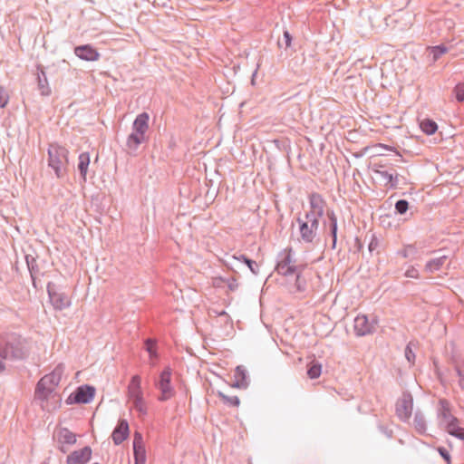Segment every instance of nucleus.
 I'll list each match as a JSON object with an SVG mask.
<instances>
[{"label":"nucleus","mask_w":464,"mask_h":464,"mask_svg":"<svg viewBox=\"0 0 464 464\" xmlns=\"http://www.w3.org/2000/svg\"><path fill=\"white\" fill-rule=\"evenodd\" d=\"M235 382L233 387L241 388L246 385V372L245 369L241 366H237L234 372Z\"/></svg>","instance_id":"20"},{"label":"nucleus","mask_w":464,"mask_h":464,"mask_svg":"<svg viewBox=\"0 0 464 464\" xmlns=\"http://www.w3.org/2000/svg\"><path fill=\"white\" fill-rule=\"evenodd\" d=\"M51 301L56 309L62 310L70 305V300L67 296L62 294L50 295Z\"/></svg>","instance_id":"17"},{"label":"nucleus","mask_w":464,"mask_h":464,"mask_svg":"<svg viewBox=\"0 0 464 464\" xmlns=\"http://www.w3.org/2000/svg\"><path fill=\"white\" fill-rule=\"evenodd\" d=\"M5 370V364L0 361V373Z\"/></svg>","instance_id":"40"},{"label":"nucleus","mask_w":464,"mask_h":464,"mask_svg":"<svg viewBox=\"0 0 464 464\" xmlns=\"http://www.w3.org/2000/svg\"><path fill=\"white\" fill-rule=\"evenodd\" d=\"M454 94L458 102H463L464 101V84L459 83L454 88Z\"/></svg>","instance_id":"27"},{"label":"nucleus","mask_w":464,"mask_h":464,"mask_svg":"<svg viewBox=\"0 0 464 464\" xmlns=\"http://www.w3.org/2000/svg\"><path fill=\"white\" fill-rule=\"evenodd\" d=\"M420 127L423 132H425L428 135L434 134L438 130V125L435 121L425 119L420 121Z\"/></svg>","instance_id":"21"},{"label":"nucleus","mask_w":464,"mask_h":464,"mask_svg":"<svg viewBox=\"0 0 464 464\" xmlns=\"http://www.w3.org/2000/svg\"><path fill=\"white\" fill-rule=\"evenodd\" d=\"M322 373V364L312 362L307 365V375L310 379H317Z\"/></svg>","instance_id":"22"},{"label":"nucleus","mask_w":464,"mask_h":464,"mask_svg":"<svg viewBox=\"0 0 464 464\" xmlns=\"http://www.w3.org/2000/svg\"><path fill=\"white\" fill-rule=\"evenodd\" d=\"M95 394L94 388L91 386H81L66 400L68 404L72 403H89L92 401Z\"/></svg>","instance_id":"8"},{"label":"nucleus","mask_w":464,"mask_h":464,"mask_svg":"<svg viewBox=\"0 0 464 464\" xmlns=\"http://www.w3.org/2000/svg\"><path fill=\"white\" fill-rule=\"evenodd\" d=\"M429 50L434 62L439 60L442 54L447 53V48L441 45L430 47Z\"/></svg>","instance_id":"24"},{"label":"nucleus","mask_w":464,"mask_h":464,"mask_svg":"<svg viewBox=\"0 0 464 464\" xmlns=\"http://www.w3.org/2000/svg\"><path fill=\"white\" fill-rule=\"evenodd\" d=\"M127 397L132 407L140 416H145L148 411L147 404L143 397L141 378L140 375L131 377L128 385Z\"/></svg>","instance_id":"3"},{"label":"nucleus","mask_w":464,"mask_h":464,"mask_svg":"<svg viewBox=\"0 0 464 464\" xmlns=\"http://www.w3.org/2000/svg\"><path fill=\"white\" fill-rule=\"evenodd\" d=\"M439 452L441 455V457L447 461V463L450 464V456L449 452L443 448H439Z\"/></svg>","instance_id":"34"},{"label":"nucleus","mask_w":464,"mask_h":464,"mask_svg":"<svg viewBox=\"0 0 464 464\" xmlns=\"http://www.w3.org/2000/svg\"><path fill=\"white\" fill-rule=\"evenodd\" d=\"M91 159L90 154L88 152L81 153L79 156V162H78V169L81 173V176L85 180L86 175L88 172V167L90 164Z\"/></svg>","instance_id":"18"},{"label":"nucleus","mask_w":464,"mask_h":464,"mask_svg":"<svg viewBox=\"0 0 464 464\" xmlns=\"http://www.w3.org/2000/svg\"><path fill=\"white\" fill-rule=\"evenodd\" d=\"M405 276L410 277V278H418L419 271L415 267L411 266L406 270Z\"/></svg>","instance_id":"32"},{"label":"nucleus","mask_w":464,"mask_h":464,"mask_svg":"<svg viewBox=\"0 0 464 464\" xmlns=\"http://www.w3.org/2000/svg\"><path fill=\"white\" fill-rule=\"evenodd\" d=\"M147 350L151 356H155L156 345L151 340L147 341Z\"/></svg>","instance_id":"33"},{"label":"nucleus","mask_w":464,"mask_h":464,"mask_svg":"<svg viewBox=\"0 0 464 464\" xmlns=\"http://www.w3.org/2000/svg\"><path fill=\"white\" fill-rule=\"evenodd\" d=\"M409 353H411V348L409 346H407V348H406V356H407L408 360L410 361L411 359L409 357Z\"/></svg>","instance_id":"39"},{"label":"nucleus","mask_w":464,"mask_h":464,"mask_svg":"<svg viewBox=\"0 0 464 464\" xmlns=\"http://www.w3.org/2000/svg\"><path fill=\"white\" fill-rule=\"evenodd\" d=\"M413 408V400L411 394H403L396 403V413L403 420H408Z\"/></svg>","instance_id":"10"},{"label":"nucleus","mask_w":464,"mask_h":464,"mask_svg":"<svg viewBox=\"0 0 464 464\" xmlns=\"http://www.w3.org/2000/svg\"><path fill=\"white\" fill-rule=\"evenodd\" d=\"M414 422H415V427L417 430H419L420 431H423L425 430L424 422L421 419L419 420L416 417L414 420Z\"/></svg>","instance_id":"35"},{"label":"nucleus","mask_w":464,"mask_h":464,"mask_svg":"<svg viewBox=\"0 0 464 464\" xmlns=\"http://www.w3.org/2000/svg\"><path fill=\"white\" fill-rule=\"evenodd\" d=\"M157 388L160 392L159 400L161 401H168L175 395V390L171 385V370L166 368L160 375L159 382L156 383Z\"/></svg>","instance_id":"7"},{"label":"nucleus","mask_w":464,"mask_h":464,"mask_svg":"<svg viewBox=\"0 0 464 464\" xmlns=\"http://www.w3.org/2000/svg\"><path fill=\"white\" fill-rule=\"evenodd\" d=\"M278 269L279 270H283L284 269V265H279Z\"/></svg>","instance_id":"43"},{"label":"nucleus","mask_w":464,"mask_h":464,"mask_svg":"<svg viewBox=\"0 0 464 464\" xmlns=\"http://www.w3.org/2000/svg\"><path fill=\"white\" fill-rule=\"evenodd\" d=\"M69 151L65 147L52 143L48 148V166L52 168L57 178L65 175L68 166Z\"/></svg>","instance_id":"2"},{"label":"nucleus","mask_w":464,"mask_h":464,"mask_svg":"<svg viewBox=\"0 0 464 464\" xmlns=\"http://www.w3.org/2000/svg\"><path fill=\"white\" fill-rule=\"evenodd\" d=\"M92 455V450L89 446L72 451L66 457V464H87Z\"/></svg>","instance_id":"11"},{"label":"nucleus","mask_w":464,"mask_h":464,"mask_svg":"<svg viewBox=\"0 0 464 464\" xmlns=\"http://www.w3.org/2000/svg\"><path fill=\"white\" fill-rule=\"evenodd\" d=\"M285 36L287 39V42H289L290 41V35H289V34L287 32L285 33Z\"/></svg>","instance_id":"42"},{"label":"nucleus","mask_w":464,"mask_h":464,"mask_svg":"<svg viewBox=\"0 0 464 464\" xmlns=\"http://www.w3.org/2000/svg\"><path fill=\"white\" fill-rule=\"evenodd\" d=\"M299 230L303 241L311 243L316 237L319 227V220L313 216H305L304 219L299 218Z\"/></svg>","instance_id":"5"},{"label":"nucleus","mask_w":464,"mask_h":464,"mask_svg":"<svg viewBox=\"0 0 464 464\" xmlns=\"http://www.w3.org/2000/svg\"><path fill=\"white\" fill-rule=\"evenodd\" d=\"M459 384L462 388H464V372H462L461 371H459Z\"/></svg>","instance_id":"36"},{"label":"nucleus","mask_w":464,"mask_h":464,"mask_svg":"<svg viewBox=\"0 0 464 464\" xmlns=\"http://www.w3.org/2000/svg\"><path fill=\"white\" fill-rule=\"evenodd\" d=\"M376 322H370L365 314H358L353 323V330L358 336L372 334L375 329Z\"/></svg>","instance_id":"9"},{"label":"nucleus","mask_w":464,"mask_h":464,"mask_svg":"<svg viewBox=\"0 0 464 464\" xmlns=\"http://www.w3.org/2000/svg\"><path fill=\"white\" fill-rule=\"evenodd\" d=\"M9 102V95L4 87L0 86V108H5Z\"/></svg>","instance_id":"28"},{"label":"nucleus","mask_w":464,"mask_h":464,"mask_svg":"<svg viewBox=\"0 0 464 464\" xmlns=\"http://www.w3.org/2000/svg\"><path fill=\"white\" fill-rule=\"evenodd\" d=\"M408 207L406 200H399L395 205V208L400 214H404L408 210Z\"/></svg>","instance_id":"29"},{"label":"nucleus","mask_w":464,"mask_h":464,"mask_svg":"<svg viewBox=\"0 0 464 464\" xmlns=\"http://www.w3.org/2000/svg\"><path fill=\"white\" fill-rule=\"evenodd\" d=\"M412 250H413V248L411 246L405 247L403 252H402L403 256L407 257L409 256V252L412 251Z\"/></svg>","instance_id":"37"},{"label":"nucleus","mask_w":464,"mask_h":464,"mask_svg":"<svg viewBox=\"0 0 464 464\" xmlns=\"http://www.w3.org/2000/svg\"><path fill=\"white\" fill-rule=\"evenodd\" d=\"M446 259H447V256H443L430 260L425 265V271H427L429 273H434L436 271H439L445 264Z\"/></svg>","instance_id":"19"},{"label":"nucleus","mask_w":464,"mask_h":464,"mask_svg":"<svg viewBox=\"0 0 464 464\" xmlns=\"http://www.w3.org/2000/svg\"><path fill=\"white\" fill-rule=\"evenodd\" d=\"M221 281H222V279H221V278H215V280H214V285H218L220 284V282H221Z\"/></svg>","instance_id":"41"},{"label":"nucleus","mask_w":464,"mask_h":464,"mask_svg":"<svg viewBox=\"0 0 464 464\" xmlns=\"http://www.w3.org/2000/svg\"><path fill=\"white\" fill-rule=\"evenodd\" d=\"M129 424L125 420L119 421L117 427L114 429L111 438L116 445L121 444L129 436Z\"/></svg>","instance_id":"15"},{"label":"nucleus","mask_w":464,"mask_h":464,"mask_svg":"<svg viewBox=\"0 0 464 464\" xmlns=\"http://www.w3.org/2000/svg\"><path fill=\"white\" fill-rule=\"evenodd\" d=\"M243 259H244V262L249 267V269L252 271V273H254V274L258 273V266L256 264V262H254L246 257H243Z\"/></svg>","instance_id":"30"},{"label":"nucleus","mask_w":464,"mask_h":464,"mask_svg":"<svg viewBox=\"0 0 464 464\" xmlns=\"http://www.w3.org/2000/svg\"><path fill=\"white\" fill-rule=\"evenodd\" d=\"M53 439L58 444V449L63 453L77 442V435L64 427H59L54 430Z\"/></svg>","instance_id":"6"},{"label":"nucleus","mask_w":464,"mask_h":464,"mask_svg":"<svg viewBox=\"0 0 464 464\" xmlns=\"http://www.w3.org/2000/svg\"><path fill=\"white\" fill-rule=\"evenodd\" d=\"M149 115L143 112L138 115L133 122V130L127 140L129 148L136 150L140 144L145 141L146 132L149 130Z\"/></svg>","instance_id":"4"},{"label":"nucleus","mask_w":464,"mask_h":464,"mask_svg":"<svg viewBox=\"0 0 464 464\" xmlns=\"http://www.w3.org/2000/svg\"><path fill=\"white\" fill-rule=\"evenodd\" d=\"M38 83L43 95H49L51 93V89L48 85L47 79L45 76L44 80L41 77H39Z\"/></svg>","instance_id":"26"},{"label":"nucleus","mask_w":464,"mask_h":464,"mask_svg":"<svg viewBox=\"0 0 464 464\" xmlns=\"http://www.w3.org/2000/svg\"><path fill=\"white\" fill-rule=\"evenodd\" d=\"M327 216L331 221V224H330V228H331V233H332V236H333V244L334 246L335 245L336 243V234H337V219H336V217L334 213V211H329L327 213Z\"/></svg>","instance_id":"23"},{"label":"nucleus","mask_w":464,"mask_h":464,"mask_svg":"<svg viewBox=\"0 0 464 464\" xmlns=\"http://www.w3.org/2000/svg\"><path fill=\"white\" fill-rule=\"evenodd\" d=\"M449 433H450L451 435H454L458 438H460L462 440H464V429L463 428H450L449 429Z\"/></svg>","instance_id":"31"},{"label":"nucleus","mask_w":464,"mask_h":464,"mask_svg":"<svg viewBox=\"0 0 464 464\" xmlns=\"http://www.w3.org/2000/svg\"><path fill=\"white\" fill-rule=\"evenodd\" d=\"M218 394L221 398V400L223 401L224 403H227L231 406H238L240 403V401L237 396L229 397L221 392H218Z\"/></svg>","instance_id":"25"},{"label":"nucleus","mask_w":464,"mask_h":464,"mask_svg":"<svg viewBox=\"0 0 464 464\" xmlns=\"http://www.w3.org/2000/svg\"><path fill=\"white\" fill-rule=\"evenodd\" d=\"M63 372L64 366L59 364L53 372L45 374L37 382L34 391V400L44 411L52 412L61 407L62 397L58 392V386Z\"/></svg>","instance_id":"1"},{"label":"nucleus","mask_w":464,"mask_h":464,"mask_svg":"<svg viewBox=\"0 0 464 464\" xmlns=\"http://www.w3.org/2000/svg\"><path fill=\"white\" fill-rule=\"evenodd\" d=\"M311 209L305 216H313L318 219L323 216L324 212L325 203L319 195H312L310 198Z\"/></svg>","instance_id":"14"},{"label":"nucleus","mask_w":464,"mask_h":464,"mask_svg":"<svg viewBox=\"0 0 464 464\" xmlns=\"http://www.w3.org/2000/svg\"><path fill=\"white\" fill-rule=\"evenodd\" d=\"M382 168L383 166L378 163H374L372 166V171L380 176L381 181L383 182L384 185H391L392 187H394V175L386 170H382Z\"/></svg>","instance_id":"16"},{"label":"nucleus","mask_w":464,"mask_h":464,"mask_svg":"<svg viewBox=\"0 0 464 464\" xmlns=\"http://www.w3.org/2000/svg\"><path fill=\"white\" fill-rule=\"evenodd\" d=\"M133 455L134 464H146V447L143 437L139 432H135L133 437Z\"/></svg>","instance_id":"12"},{"label":"nucleus","mask_w":464,"mask_h":464,"mask_svg":"<svg viewBox=\"0 0 464 464\" xmlns=\"http://www.w3.org/2000/svg\"><path fill=\"white\" fill-rule=\"evenodd\" d=\"M75 55L87 62H96L100 59V53L90 44L80 45L74 48Z\"/></svg>","instance_id":"13"},{"label":"nucleus","mask_w":464,"mask_h":464,"mask_svg":"<svg viewBox=\"0 0 464 464\" xmlns=\"http://www.w3.org/2000/svg\"><path fill=\"white\" fill-rule=\"evenodd\" d=\"M440 404L443 407V409L448 411V403L445 401H440Z\"/></svg>","instance_id":"38"}]
</instances>
